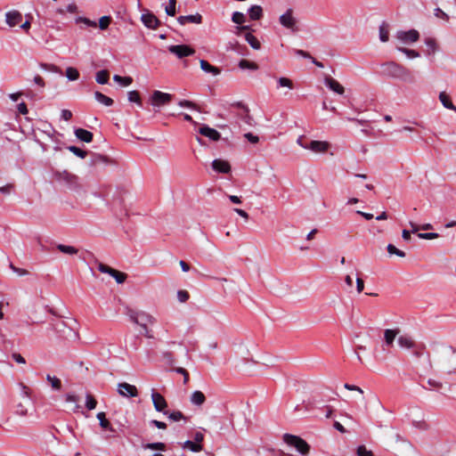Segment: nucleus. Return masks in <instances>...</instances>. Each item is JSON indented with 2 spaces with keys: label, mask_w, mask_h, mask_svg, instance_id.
<instances>
[{
  "label": "nucleus",
  "mask_w": 456,
  "mask_h": 456,
  "mask_svg": "<svg viewBox=\"0 0 456 456\" xmlns=\"http://www.w3.org/2000/svg\"><path fill=\"white\" fill-rule=\"evenodd\" d=\"M176 0H168V5L166 6V13L168 16H175L176 13L175 10Z\"/></svg>",
  "instance_id": "43"
},
{
  "label": "nucleus",
  "mask_w": 456,
  "mask_h": 456,
  "mask_svg": "<svg viewBox=\"0 0 456 456\" xmlns=\"http://www.w3.org/2000/svg\"><path fill=\"white\" fill-rule=\"evenodd\" d=\"M167 415H168V419L173 421H179L181 419H186V417L183 415V413L180 411L168 412Z\"/></svg>",
  "instance_id": "45"
},
{
  "label": "nucleus",
  "mask_w": 456,
  "mask_h": 456,
  "mask_svg": "<svg viewBox=\"0 0 456 456\" xmlns=\"http://www.w3.org/2000/svg\"><path fill=\"white\" fill-rule=\"evenodd\" d=\"M110 162V160L109 159L108 157L106 156H103V155H100V154H97V155H94L93 159H92V164L93 165H96L98 163H109Z\"/></svg>",
  "instance_id": "48"
},
{
  "label": "nucleus",
  "mask_w": 456,
  "mask_h": 456,
  "mask_svg": "<svg viewBox=\"0 0 456 456\" xmlns=\"http://www.w3.org/2000/svg\"><path fill=\"white\" fill-rule=\"evenodd\" d=\"M380 74L385 77L398 78L404 82L413 83L414 77L406 67L395 61H387L381 65Z\"/></svg>",
  "instance_id": "1"
},
{
  "label": "nucleus",
  "mask_w": 456,
  "mask_h": 456,
  "mask_svg": "<svg viewBox=\"0 0 456 456\" xmlns=\"http://www.w3.org/2000/svg\"><path fill=\"white\" fill-rule=\"evenodd\" d=\"M12 358L17 362V363H20V364H25L26 363V360L25 358L19 353H13L12 354Z\"/></svg>",
  "instance_id": "60"
},
{
  "label": "nucleus",
  "mask_w": 456,
  "mask_h": 456,
  "mask_svg": "<svg viewBox=\"0 0 456 456\" xmlns=\"http://www.w3.org/2000/svg\"><path fill=\"white\" fill-rule=\"evenodd\" d=\"M10 268L16 273H18L20 276H24L28 274V272L25 269L19 268L14 266L12 264H10Z\"/></svg>",
  "instance_id": "59"
},
{
  "label": "nucleus",
  "mask_w": 456,
  "mask_h": 456,
  "mask_svg": "<svg viewBox=\"0 0 456 456\" xmlns=\"http://www.w3.org/2000/svg\"><path fill=\"white\" fill-rule=\"evenodd\" d=\"M282 439L285 444L296 448V450L303 456L309 454L311 447L307 442L300 436L291 434H284Z\"/></svg>",
  "instance_id": "3"
},
{
  "label": "nucleus",
  "mask_w": 456,
  "mask_h": 456,
  "mask_svg": "<svg viewBox=\"0 0 456 456\" xmlns=\"http://www.w3.org/2000/svg\"><path fill=\"white\" fill-rule=\"evenodd\" d=\"M245 39L253 49L259 50L261 48L260 42L253 34L249 32L246 33Z\"/></svg>",
  "instance_id": "28"
},
{
  "label": "nucleus",
  "mask_w": 456,
  "mask_h": 456,
  "mask_svg": "<svg viewBox=\"0 0 456 456\" xmlns=\"http://www.w3.org/2000/svg\"><path fill=\"white\" fill-rule=\"evenodd\" d=\"M97 419H99V422H100V426L101 428H102L103 429H107V430H110L111 432H114L115 429L112 428L110 422L109 421V419L106 418V414L105 412L102 411V412H98L97 415H96Z\"/></svg>",
  "instance_id": "23"
},
{
  "label": "nucleus",
  "mask_w": 456,
  "mask_h": 456,
  "mask_svg": "<svg viewBox=\"0 0 456 456\" xmlns=\"http://www.w3.org/2000/svg\"><path fill=\"white\" fill-rule=\"evenodd\" d=\"M202 20H203L202 15L200 13L186 15V16H179L177 18V21L183 26L187 23L200 24V23H202Z\"/></svg>",
  "instance_id": "17"
},
{
  "label": "nucleus",
  "mask_w": 456,
  "mask_h": 456,
  "mask_svg": "<svg viewBox=\"0 0 456 456\" xmlns=\"http://www.w3.org/2000/svg\"><path fill=\"white\" fill-rule=\"evenodd\" d=\"M183 448L189 449L193 452H200L203 450V446L201 444L190 440H187L183 444Z\"/></svg>",
  "instance_id": "30"
},
{
  "label": "nucleus",
  "mask_w": 456,
  "mask_h": 456,
  "mask_svg": "<svg viewBox=\"0 0 456 456\" xmlns=\"http://www.w3.org/2000/svg\"><path fill=\"white\" fill-rule=\"evenodd\" d=\"M434 14L436 17L439 18V19H442L445 21H448L450 17L449 15L444 12L441 8L437 7L434 10Z\"/></svg>",
  "instance_id": "54"
},
{
  "label": "nucleus",
  "mask_w": 456,
  "mask_h": 456,
  "mask_svg": "<svg viewBox=\"0 0 456 456\" xmlns=\"http://www.w3.org/2000/svg\"><path fill=\"white\" fill-rule=\"evenodd\" d=\"M244 137L250 142L251 143H257L259 142V138L256 135H254L251 133H247L244 134Z\"/></svg>",
  "instance_id": "61"
},
{
  "label": "nucleus",
  "mask_w": 456,
  "mask_h": 456,
  "mask_svg": "<svg viewBox=\"0 0 456 456\" xmlns=\"http://www.w3.org/2000/svg\"><path fill=\"white\" fill-rule=\"evenodd\" d=\"M172 94L160 91H154L151 95V103L156 106H161L171 102Z\"/></svg>",
  "instance_id": "11"
},
{
  "label": "nucleus",
  "mask_w": 456,
  "mask_h": 456,
  "mask_svg": "<svg viewBox=\"0 0 456 456\" xmlns=\"http://www.w3.org/2000/svg\"><path fill=\"white\" fill-rule=\"evenodd\" d=\"M110 73L107 69L100 70L96 73L95 80L98 84L105 85L109 82Z\"/></svg>",
  "instance_id": "27"
},
{
  "label": "nucleus",
  "mask_w": 456,
  "mask_h": 456,
  "mask_svg": "<svg viewBox=\"0 0 456 456\" xmlns=\"http://www.w3.org/2000/svg\"><path fill=\"white\" fill-rule=\"evenodd\" d=\"M330 143L326 141L313 140L308 144H301V147L306 150H311L315 153H323L330 149Z\"/></svg>",
  "instance_id": "7"
},
{
  "label": "nucleus",
  "mask_w": 456,
  "mask_h": 456,
  "mask_svg": "<svg viewBox=\"0 0 456 456\" xmlns=\"http://www.w3.org/2000/svg\"><path fill=\"white\" fill-rule=\"evenodd\" d=\"M191 403L194 405L200 406L206 402V396L201 391H194L191 395Z\"/></svg>",
  "instance_id": "22"
},
{
  "label": "nucleus",
  "mask_w": 456,
  "mask_h": 456,
  "mask_svg": "<svg viewBox=\"0 0 456 456\" xmlns=\"http://www.w3.org/2000/svg\"><path fill=\"white\" fill-rule=\"evenodd\" d=\"M47 381L51 384L52 387L55 390H60L61 388V381L60 379L56 377H53L51 375H46Z\"/></svg>",
  "instance_id": "35"
},
{
  "label": "nucleus",
  "mask_w": 456,
  "mask_h": 456,
  "mask_svg": "<svg viewBox=\"0 0 456 456\" xmlns=\"http://www.w3.org/2000/svg\"><path fill=\"white\" fill-rule=\"evenodd\" d=\"M425 44L429 48L428 53H435L437 51L438 45L435 38L428 37L425 39Z\"/></svg>",
  "instance_id": "39"
},
{
  "label": "nucleus",
  "mask_w": 456,
  "mask_h": 456,
  "mask_svg": "<svg viewBox=\"0 0 456 456\" xmlns=\"http://www.w3.org/2000/svg\"><path fill=\"white\" fill-rule=\"evenodd\" d=\"M212 168L218 173L228 174L231 171V165L226 160L217 159L212 162Z\"/></svg>",
  "instance_id": "16"
},
{
  "label": "nucleus",
  "mask_w": 456,
  "mask_h": 456,
  "mask_svg": "<svg viewBox=\"0 0 456 456\" xmlns=\"http://www.w3.org/2000/svg\"><path fill=\"white\" fill-rule=\"evenodd\" d=\"M76 21H77V23H84L85 25H86L88 27H92V28L97 27V23L95 21L91 20L90 19L86 18V17H78L76 20Z\"/></svg>",
  "instance_id": "52"
},
{
  "label": "nucleus",
  "mask_w": 456,
  "mask_h": 456,
  "mask_svg": "<svg viewBox=\"0 0 456 456\" xmlns=\"http://www.w3.org/2000/svg\"><path fill=\"white\" fill-rule=\"evenodd\" d=\"M151 400L157 411L163 412L165 415L168 413V411H166L167 403L162 395L153 390L151 393Z\"/></svg>",
  "instance_id": "8"
},
{
  "label": "nucleus",
  "mask_w": 456,
  "mask_h": 456,
  "mask_svg": "<svg viewBox=\"0 0 456 456\" xmlns=\"http://www.w3.org/2000/svg\"><path fill=\"white\" fill-rule=\"evenodd\" d=\"M94 97L97 102L102 103L105 106H111L114 102L111 98L98 91L94 93Z\"/></svg>",
  "instance_id": "29"
},
{
  "label": "nucleus",
  "mask_w": 456,
  "mask_h": 456,
  "mask_svg": "<svg viewBox=\"0 0 456 456\" xmlns=\"http://www.w3.org/2000/svg\"><path fill=\"white\" fill-rule=\"evenodd\" d=\"M118 392L120 395L126 397H135L138 395L136 387L126 382H122L118 385Z\"/></svg>",
  "instance_id": "9"
},
{
  "label": "nucleus",
  "mask_w": 456,
  "mask_h": 456,
  "mask_svg": "<svg viewBox=\"0 0 456 456\" xmlns=\"http://www.w3.org/2000/svg\"><path fill=\"white\" fill-rule=\"evenodd\" d=\"M145 449H150V450H157V451H166V444L164 443H160V442H157V443H149V444H146L144 446H143Z\"/></svg>",
  "instance_id": "36"
},
{
  "label": "nucleus",
  "mask_w": 456,
  "mask_h": 456,
  "mask_svg": "<svg viewBox=\"0 0 456 456\" xmlns=\"http://www.w3.org/2000/svg\"><path fill=\"white\" fill-rule=\"evenodd\" d=\"M111 21H112V18L110 16H102L99 20L98 26L102 30H105L109 28Z\"/></svg>",
  "instance_id": "40"
},
{
  "label": "nucleus",
  "mask_w": 456,
  "mask_h": 456,
  "mask_svg": "<svg viewBox=\"0 0 456 456\" xmlns=\"http://www.w3.org/2000/svg\"><path fill=\"white\" fill-rule=\"evenodd\" d=\"M22 20V14L17 10L9 11L5 13V22L10 27H14L20 24Z\"/></svg>",
  "instance_id": "13"
},
{
  "label": "nucleus",
  "mask_w": 456,
  "mask_h": 456,
  "mask_svg": "<svg viewBox=\"0 0 456 456\" xmlns=\"http://www.w3.org/2000/svg\"><path fill=\"white\" fill-rule=\"evenodd\" d=\"M126 314L133 322L140 325L143 330H147L148 323L152 324L156 322V319L152 315L143 311L126 308Z\"/></svg>",
  "instance_id": "2"
},
{
  "label": "nucleus",
  "mask_w": 456,
  "mask_h": 456,
  "mask_svg": "<svg viewBox=\"0 0 456 456\" xmlns=\"http://www.w3.org/2000/svg\"><path fill=\"white\" fill-rule=\"evenodd\" d=\"M96 405H97V400L95 399V397L91 394H87L86 401V407L89 411H92L96 408Z\"/></svg>",
  "instance_id": "38"
},
{
  "label": "nucleus",
  "mask_w": 456,
  "mask_h": 456,
  "mask_svg": "<svg viewBox=\"0 0 456 456\" xmlns=\"http://www.w3.org/2000/svg\"><path fill=\"white\" fill-rule=\"evenodd\" d=\"M397 341L399 346L403 348L411 349L415 346V342L409 336H400Z\"/></svg>",
  "instance_id": "25"
},
{
  "label": "nucleus",
  "mask_w": 456,
  "mask_h": 456,
  "mask_svg": "<svg viewBox=\"0 0 456 456\" xmlns=\"http://www.w3.org/2000/svg\"><path fill=\"white\" fill-rule=\"evenodd\" d=\"M112 277L116 280L118 284L125 282L127 278L126 273L115 270Z\"/></svg>",
  "instance_id": "47"
},
{
  "label": "nucleus",
  "mask_w": 456,
  "mask_h": 456,
  "mask_svg": "<svg viewBox=\"0 0 456 456\" xmlns=\"http://www.w3.org/2000/svg\"><path fill=\"white\" fill-rule=\"evenodd\" d=\"M177 297L180 302L184 303L189 299L190 295L186 290H179L177 292Z\"/></svg>",
  "instance_id": "57"
},
{
  "label": "nucleus",
  "mask_w": 456,
  "mask_h": 456,
  "mask_svg": "<svg viewBox=\"0 0 456 456\" xmlns=\"http://www.w3.org/2000/svg\"><path fill=\"white\" fill-rule=\"evenodd\" d=\"M248 14L251 20H258L263 16V9L260 5H253L249 8Z\"/></svg>",
  "instance_id": "26"
},
{
  "label": "nucleus",
  "mask_w": 456,
  "mask_h": 456,
  "mask_svg": "<svg viewBox=\"0 0 456 456\" xmlns=\"http://www.w3.org/2000/svg\"><path fill=\"white\" fill-rule=\"evenodd\" d=\"M200 68L205 72L211 73L214 76H217V75H219L221 73V70H220L219 68L211 65L209 62H208L205 60H200Z\"/></svg>",
  "instance_id": "21"
},
{
  "label": "nucleus",
  "mask_w": 456,
  "mask_h": 456,
  "mask_svg": "<svg viewBox=\"0 0 456 456\" xmlns=\"http://www.w3.org/2000/svg\"><path fill=\"white\" fill-rule=\"evenodd\" d=\"M65 74H66V77H68V79L70 81H75L79 78L78 70L73 67L67 68Z\"/></svg>",
  "instance_id": "34"
},
{
  "label": "nucleus",
  "mask_w": 456,
  "mask_h": 456,
  "mask_svg": "<svg viewBox=\"0 0 456 456\" xmlns=\"http://www.w3.org/2000/svg\"><path fill=\"white\" fill-rule=\"evenodd\" d=\"M56 175L60 182L65 183L70 189L77 188L78 178L75 175L64 171L57 174Z\"/></svg>",
  "instance_id": "12"
},
{
  "label": "nucleus",
  "mask_w": 456,
  "mask_h": 456,
  "mask_svg": "<svg viewBox=\"0 0 456 456\" xmlns=\"http://www.w3.org/2000/svg\"><path fill=\"white\" fill-rule=\"evenodd\" d=\"M379 39L381 42L386 43L389 39V25L383 21L379 28Z\"/></svg>",
  "instance_id": "24"
},
{
  "label": "nucleus",
  "mask_w": 456,
  "mask_h": 456,
  "mask_svg": "<svg viewBox=\"0 0 456 456\" xmlns=\"http://www.w3.org/2000/svg\"><path fill=\"white\" fill-rule=\"evenodd\" d=\"M279 86L281 87L293 88V82L288 77H280L278 80Z\"/></svg>",
  "instance_id": "55"
},
{
  "label": "nucleus",
  "mask_w": 456,
  "mask_h": 456,
  "mask_svg": "<svg viewBox=\"0 0 456 456\" xmlns=\"http://www.w3.org/2000/svg\"><path fill=\"white\" fill-rule=\"evenodd\" d=\"M400 333L399 329H387L384 331V339L387 346H391Z\"/></svg>",
  "instance_id": "18"
},
{
  "label": "nucleus",
  "mask_w": 456,
  "mask_h": 456,
  "mask_svg": "<svg viewBox=\"0 0 456 456\" xmlns=\"http://www.w3.org/2000/svg\"><path fill=\"white\" fill-rule=\"evenodd\" d=\"M239 67L242 69H249L252 70H256L258 69V65L256 62L249 61L245 59L240 61Z\"/></svg>",
  "instance_id": "33"
},
{
  "label": "nucleus",
  "mask_w": 456,
  "mask_h": 456,
  "mask_svg": "<svg viewBox=\"0 0 456 456\" xmlns=\"http://www.w3.org/2000/svg\"><path fill=\"white\" fill-rule=\"evenodd\" d=\"M75 135L77 139L85 142H91L93 141L94 134L88 130L84 128H77L75 130Z\"/></svg>",
  "instance_id": "19"
},
{
  "label": "nucleus",
  "mask_w": 456,
  "mask_h": 456,
  "mask_svg": "<svg viewBox=\"0 0 456 456\" xmlns=\"http://www.w3.org/2000/svg\"><path fill=\"white\" fill-rule=\"evenodd\" d=\"M57 248L61 253L69 254V255H75L78 252L77 248H76L75 247L67 246V245H63V244H58Z\"/></svg>",
  "instance_id": "32"
},
{
  "label": "nucleus",
  "mask_w": 456,
  "mask_h": 456,
  "mask_svg": "<svg viewBox=\"0 0 456 456\" xmlns=\"http://www.w3.org/2000/svg\"><path fill=\"white\" fill-rule=\"evenodd\" d=\"M113 79L122 86H128L133 83V78L131 77H121L119 75H114Z\"/></svg>",
  "instance_id": "31"
},
{
  "label": "nucleus",
  "mask_w": 456,
  "mask_h": 456,
  "mask_svg": "<svg viewBox=\"0 0 456 456\" xmlns=\"http://www.w3.org/2000/svg\"><path fill=\"white\" fill-rule=\"evenodd\" d=\"M396 38L404 44L415 43L419 38V33L416 29L408 31L399 30L395 35Z\"/></svg>",
  "instance_id": "6"
},
{
  "label": "nucleus",
  "mask_w": 456,
  "mask_h": 456,
  "mask_svg": "<svg viewBox=\"0 0 456 456\" xmlns=\"http://www.w3.org/2000/svg\"><path fill=\"white\" fill-rule=\"evenodd\" d=\"M17 108H18V111H19L20 114H22V115H26V114L28 112V108H27V105H26V103H25V102H20V103H19V104H18V106H17Z\"/></svg>",
  "instance_id": "63"
},
{
  "label": "nucleus",
  "mask_w": 456,
  "mask_h": 456,
  "mask_svg": "<svg viewBox=\"0 0 456 456\" xmlns=\"http://www.w3.org/2000/svg\"><path fill=\"white\" fill-rule=\"evenodd\" d=\"M66 11L70 12V13H76L77 12V6L75 4H69L67 6L66 10H64L63 8H58L56 10V12L58 14L63 15Z\"/></svg>",
  "instance_id": "46"
},
{
  "label": "nucleus",
  "mask_w": 456,
  "mask_h": 456,
  "mask_svg": "<svg viewBox=\"0 0 456 456\" xmlns=\"http://www.w3.org/2000/svg\"><path fill=\"white\" fill-rule=\"evenodd\" d=\"M199 133L201 135L206 136L212 141H218L221 138V134L218 131H216L214 128L209 127L207 125H202L199 130Z\"/></svg>",
  "instance_id": "15"
},
{
  "label": "nucleus",
  "mask_w": 456,
  "mask_h": 456,
  "mask_svg": "<svg viewBox=\"0 0 456 456\" xmlns=\"http://www.w3.org/2000/svg\"><path fill=\"white\" fill-rule=\"evenodd\" d=\"M357 456H374L371 451H368L364 445H360L356 449Z\"/></svg>",
  "instance_id": "53"
},
{
  "label": "nucleus",
  "mask_w": 456,
  "mask_h": 456,
  "mask_svg": "<svg viewBox=\"0 0 456 456\" xmlns=\"http://www.w3.org/2000/svg\"><path fill=\"white\" fill-rule=\"evenodd\" d=\"M232 20L236 24H242L245 22V16L242 12H235L232 13Z\"/></svg>",
  "instance_id": "51"
},
{
  "label": "nucleus",
  "mask_w": 456,
  "mask_h": 456,
  "mask_svg": "<svg viewBox=\"0 0 456 456\" xmlns=\"http://www.w3.org/2000/svg\"><path fill=\"white\" fill-rule=\"evenodd\" d=\"M397 50L403 53L407 57L413 59L419 57V52L405 47H397Z\"/></svg>",
  "instance_id": "41"
},
{
  "label": "nucleus",
  "mask_w": 456,
  "mask_h": 456,
  "mask_svg": "<svg viewBox=\"0 0 456 456\" xmlns=\"http://www.w3.org/2000/svg\"><path fill=\"white\" fill-rule=\"evenodd\" d=\"M141 20L145 27L151 29H156L161 23L158 17L149 11L142 15Z\"/></svg>",
  "instance_id": "10"
},
{
  "label": "nucleus",
  "mask_w": 456,
  "mask_h": 456,
  "mask_svg": "<svg viewBox=\"0 0 456 456\" xmlns=\"http://www.w3.org/2000/svg\"><path fill=\"white\" fill-rule=\"evenodd\" d=\"M179 106L191 108L192 110L200 111V107L193 102L188 100H182L178 102Z\"/></svg>",
  "instance_id": "49"
},
{
  "label": "nucleus",
  "mask_w": 456,
  "mask_h": 456,
  "mask_svg": "<svg viewBox=\"0 0 456 456\" xmlns=\"http://www.w3.org/2000/svg\"><path fill=\"white\" fill-rule=\"evenodd\" d=\"M128 101L131 102H135L138 105L142 106V99L138 91H130L127 94Z\"/></svg>",
  "instance_id": "37"
},
{
  "label": "nucleus",
  "mask_w": 456,
  "mask_h": 456,
  "mask_svg": "<svg viewBox=\"0 0 456 456\" xmlns=\"http://www.w3.org/2000/svg\"><path fill=\"white\" fill-rule=\"evenodd\" d=\"M175 370L177 373H180L181 376H183V383L187 384L189 382V379H190L189 372L182 367L177 368Z\"/></svg>",
  "instance_id": "58"
},
{
  "label": "nucleus",
  "mask_w": 456,
  "mask_h": 456,
  "mask_svg": "<svg viewBox=\"0 0 456 456\" xmlns=\"http://www.w3.org/2000/svg\"><path fill=\"white\" fill-rule=\"evenodd\" d=\"M68 149L69 150V151H71L76 156H77L81 159H85L87 156V151H86L77 146H69Z\"/></svg>",
  "instance_id": "44"
},
{
  "label": "nucleus",
  "mask_w": 456,
  "mask_h": 456,
  "mask_svg": "<svg viewBox=\"0 0 456 456\" xmlns=\"http://www.w3.org/2000/svg\"><path fill=\"white\" fill-rule=\"evenodd\" d=\"M439 101L444 108L456 111V106L452 103L450 95L445 92H441L439 94Z\"/></svg>",
  "instance_id": "20"
},
{
  "label": "nucleus",
  "mask_w": 456,
  "mask_h": 456,
  "mask_svg": "<svg viewBox=\"0 0 456 456\" xmlns=\"http://www.w3.org/2000/svg\"><path fill=\"white\" fill-rule=\"evenodd\" d=\"M61 118L64 120L69 121L72 118V112L69 110H61Z\"/></svg>",
  "instance_id": "64"
},
{
  "label": "nucleus",
  "mask_w": 456,
  "mask_h": 456,
  "mask_svg": "<svg viewBox=\"0 0 456 456\" xmlns=\"http://www.w3.org/2000/svg\"><path fill=\"white\" fill-rule=\"evenodd\" d=\"M281 25L292 32L298 30L297 20L294 16V11L292 8L287 9V11L281 14L279 18Z\"/></svg>",
  "instance_id": "4"
},
{
  "label": "nucleus",
  "mask_w": 456,
  "mask_h": 456,
  "mask_svg": "<svg viewBox=\"0 0 456 456\" xmlns=\"http://www.w3.org/2000/svg\"><path fill=\"white\" fill-rule=\"evenodd\" d=\"M417 235L419 239H423V240H435V239L439 238V234L436 232H426V233L419 232Z\"/></svg>",
  "instance_id": "56"
},
{
  "label": "nucleus",
  "mask_w": 456,
  "mask_h": 456,
  "mask_svg": "<svg viewBox=\"0 0 456 456\" xmlns=\"http://www.w3.org/2000/svg\"><path fill=\"white\" fill-rule=\"evenodd\" d=\"M387 252L390 254V255H396L400 257H404L405 256V253L401 250V249H398L395 245L393 244H388L387 247Z\"/></svg>",
  "instance_id": "42"
},
{
  "label": "nucleus",
  "mask_w": 456,
  "mask_h": 456,
  "mask_svg": "<svg viewBox=\"0 0 456 456\" xmlns=\"http://www.w3.org/2000/svg\"><path fill=\"white\" fill-rule=\"evenodd\" d=\"M98 270L102 273H108L110 274V276L113 275V272L116 270L105 264H102V263H99L98 264Z\"/></svg>",
  "instance_id": "50"
},
{
  "label": "nucleus",
  "mask_w": 456,
  "mask_h": 456,
  "mask_svg": "<svg viewBox=\"0 0 456 456\" xmlns=\"http://www.w3.org/2000/svg\"><path fill=\"white\" fill-rule=\"evenodd\" d=\"M168 51L179 59L191 56L195 53V50L188 45H170L168 46Z\"/></svg>",
  "instance_id": "5"
},
{
  "label": "nucleus",
  "mask_w": 456,
  "mask_h": 456,
  "mask_svg": "<svg viewBox=\"0 0 456 456\" xmlns=\"http://www.w3.org/2000/svg\"><path fill=\"white\" fill-rule=\"evenodd\" d=\"M16 413L20 416L27 415V409L22 403H19L16 407Z\"/></svg>",
  "instance_id": "62"
},
{
  "label": "nucleus",
  "mask_w": 456,
  "mask_h": 456,
  "mask_svg": "<svg viewBox=\"0 0 456 456\" xmlns=\"http://www.w3.org/2000/svg\"><path fill=\"white\" fill-rule=\"evenodd\" d=\"M324 83L331 91L338 94H343L345 93L344 86L330 76L325 77Z\"/></svg>",
  "instance_id": "14"
}]
</instances>
